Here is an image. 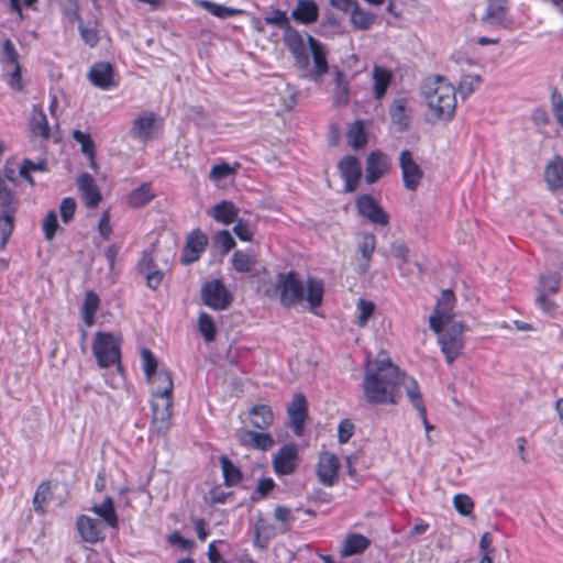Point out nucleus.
Wrapping results in <instances>:
<instances>
[{"mask_svg":"<svg viewBox=\"0 0 563 563\" xmlns=\"http://www.w3.org/2000/svg\"><path fill=\"white\" fill-rule=\"evenodd\" d=\"M422 96L432 117L438 121H451L456 109V89L444 77L428 79Z\"/></svg>","mask_w":563,"mask_h":563,"instance_id":"obj_3","label":"nucleus"},{"mask_svg":"<svg viewBox=\"0 0 563 563\" xmlns=\"http://www.w3.org/2000/svg\"><path fill=\"white\" fill-rule=\"evenodd\" d=\"M92 351L100 367L118 365L120 368L121 342L118 336L108 332H97Z\"/></svg>","mask_w":563,"mask_h":563,"instance_id":"obj_5","label":"nucleus"},{"mask_svg":"<svg viewBox=\"0 0 563 563\" xmlns=\"http://www.w3.org/2000/svg\"><path fill=\"white\" fill-rule=\"evenodd\" d=\"M2 59L5 65V68H9V65L19 63V54L14 47V44L11 40L7 38L2 43L1 47Z\"/></svg>","mask_w":563,"mask_h":563,"instance_id":"obj_57","label":"nucleus"},{"mask_svg":"<svg viewBox=\"0 0 563 563\" xmlns=\"http://www.w3.org/2000/svg\"><path fill=\"white\" fill-rule=\"evenodd\" d=\"M454 508L462 516H468L473 512L474 503L468 495L457 494L453 498Z\"/></svg>","mask_w":563,"mask_h":563,"instance_id":"obj_56","label":"nucleus"},{"mask_svg":"<svg viewBox=\"0 0 563 563\" xmlns=\"http://www.w3.org/2000/svg\"><path fill=\"white\" fill-rule=\"evenodd\" d=\"M350 15L352 24L360 30H369L375 22V15L362 9L358 3L355 4Z\"/></svg>","mask_w":563,"mask_h":563,"instance_id":"obj_41","label":"nucleus"},{"mask_svg":"<svg viewBox=\"0 0 563 563\" xmlns=\"http://www.w3.org/2000/svg\"><path fill=\"white\" fill-rule=\"evenodd\" d=\"M73 139L80 144L82 154H85L91 161V166L93 167L96 147L90 134L79 130H75L73 132Z\"/></svg>","mask_w":563,"mask_h":563,"instance_id":"obj_44","label":"nucleus"},{"mask_svg":"<svg viewBox=\"0 0 563 563\" xmlns=\"http://www.w3.org/2000/svg\"><path fill=\"white\" fill-rule=\"evenodd\" d=\"M404 372L386 353L368 360L364 368L363 393L369 405H396L401 398Z\"/></svg>","mask_w":563,"mask_h":563,"instance_id":"obj_1","label":"nucleus"},{"mask_svg":"<svg viewBox=\"0 0 563 563\" xmlns=\"http://www.w3.org/2000/svg\"><path fill=\"white\" fill-rule=\"evenodd\" d=\"M154 198L152 186L148 183H144L128 196V205L132 208H140L148 203Z\"/></svg>","mask_w":563,"mask_h":563,"instance_id":"obj_39","label":"nucleus"},{"mask_svg":"<svg viewBox=\"0 0 563 563\" xmlns=\"http://www.w3.org/2000/svg\"><path fill=\"white\" fill-rule=\"evenodd\" d=\"M152 384V394L155 395H173L174 383L170 373L159 371L152 378L147 379Z\"/></svg>","mask_w":563,"mask_h":563,"instance_id":"obj_38","label":"nucleus"},{"mask_svg":"<svg viewBox=\"0 0 563 563\" xmlns=\"http://www.w3.org/2000/svg\"><path fill=\"white\" fill-rule=\"evenodd\" d=\"M483 79L476 74H466L461 77L459 91L462 98L471 96L482 84Z\"/></svg>","mask_w":563,"mask_h":563,"instance_id":"obj_46","label":"nucleus"},{"mask_svg":"<svg viewBox=\"0 0 563 563\" xmlns=\"http://www.w3.org/2000/svg\"><path fill=\"white\" fill-rule=\"evenodd\" d=\"M235 225L233 227L234 234L244 242H250L253 239L254 235V229L249 220L240 219L234 222Z\"/></svg>","mask_w":563,"mask_h":563,"instance_id":"obj_51","label":"nucleus"},{"mask_svg":"<svg viewBox=\"0 0 563 563\" xmlns=\"http://www.w3.org/2000/svg\"><path fill=\"white\" fill-rule=\"evenodd\" d=\"M45 167H46V164L44 161L35 163L29 158H25L20 167L19 174L29 184L33 185L34 180L31 176V173L32 172H44Z\"/></svg>","mask_w":563,"mask_h":563,"instance_id":"obj_50","label":"nucleus"},{"mask_svg":"<svg viewBox=\"0 0 563 563\" xmlns=\"http://www.w3.org/2000/svg\"><path fill=\"white\" fill-rule=\"evenodd\" d=\"M562 275L548 271L539 276L536 287V306L547 316L555 318L560 313L558 302L551 297L560 291Z\"/></svg>","mask_w":563,"mask_h":563,"instance_id":"obj_4","label":"nucleus"},{"mask_svg":"<svg viewBox=\"0 0 563 563\" xmlns=\"http://www.w3.org/2000/svg\"><path fill=\"white\" fill-rule=\"evenodd\" d=\"M201 298L206 306L219 311L227 309L232 301V295L220 279L206 283L201 289Z\"/></svg>","mask_w":563,"mask_h":563,"instance_id":"obj_9","label":"nucleus"},{"mask_svg":"<svg viewBox=\"0 0 563 563\" xmlns=\"http://www.w3.org/2000/svg\"><path fill=\"white\" fill-rule=\"evenodd\" d=\"M339 169L342 178L344 179L345 191H355L362 176V167L360 161L351 155L344 156L339 163Z\"/></svg>","mask_w":563,"mask_h":563,"instance_id":"obj_18","label":"nucleus"},{"mask_svg":"<svg viewBox=\"0 0 563 563\" xmlns=\"http://www.w3.org/2000/svg\"><path fill=\"white\" fill-rule=\"evenodd\" d=\"M141 360H142L143 369H144V373H145L147 379L152 378L154 375H156L158 373L156 371L157 369V361L150 350L143 349L141 351Z\"/></svg>","mask_w":563,"mask_h":563,"instance_id":"obj_54","label":"nucleus"},{"mask_svg":"<svg viewBox=\"0 0 563 563\" xmlns=\"http://www.w3.org/2000/svg\"><path fill=\"white\" fill-rule=\"evenodd\" d=\"M544 181L551 191L563 190V157L554 156L544 167Z\"/></svg>","mask_w":563,"mask_h":563,"instance_id":"obj_23","label":"nucleus"},{"mask_svg":"<svg viewBox=\"0 0 563 563\" xmlns=\"http://www.w3.org/2000/svg\"><path fill=\"white\" fill-rule=\"evenodd\" d=\"M224 483L227 486H234L242 479L241 470L227 456L220 459Z\"/></svg>","mask_w":563,"mask_h":563,"instance_id":"obj_43","label":"nucleus"},{"mask_svg":"<svg viewBox=\"0 0 563 563\" xmlns=\"http://www.w3.org/2000/svg\"><path fill=\"white\" fill-rule=\"evenodd\" d=\"M291 18L303 25L312 24L319 19V7L313 0H298L291 11Z\"/></svg>","mask_w":563,"mask_h":563,"instance_id":"obj_25","label":"nucleus"},{"mask_svg":"<svg viewBox=\"0 0 563 563\" xmlns=\"http://www.w3.org/2000/svg\"><path fill=\"white\" fill-rule=\"evenodd\" d=\"M91 510L102 519L104 526L110 528H118V516L114 508V503L111 497H106L99 505H93Z\"/></svg>","mask_w":563,"mask_h":563,"instance_id":"obj_34","label":"nucleus"},{"mask_svg":"<svg viewBox=\"0 0 563 563\" xmlns=\"http://www.w3.org/2000/svg\"><path fill=\"white\" fill-rule=\"evenodd\" d=\"M49 493V485L48 483H42L38 485L34 498H33V506L34 510L37 512L44 511V504L47 500V495Z\"/></svg>","mask_w":563,"mask_h":563,"instance_id":"obj_59","label":"nucleus"},{"mask_svg":"<svg viewBox=\"0 0 563 563\" xmlns=\"http://www.w3.org/2000/svg\"><path fill=\"white\" fill-rule=\"evenodd\" d=\"M208 213L216 222L230 225L238 220L239 208L230 200H221Z\"/></svg>","mask_w":563,"mask_h":563,"instance_id":"obj_26","label":"nucleus"},{"mask_svg":"<svg viewBox=\"0 0 563 563\" xmlns=\"http://www.w3.org/2000/svg\"><path fill=\"white\" fill-rule=\"evenodd\" d=\"M454 294L452 290H443L441 297L438 299L432 314L429 317L430 329L440 333L446 325H450L454 320Z\"/></svg>","mask_w":563,"mask_h":563,"instance_id":"obj_8","label":"nucleus"},{"mask_svg":"<svg viewBox=\"0 0 563 563\" xmlns=\"http://www.w3.org/2000/svg\"><path fill=\"white\" fill-rule=\"evenodd\" d=\"M356 209L358 213L369 220L372 223L386 225L389 222L388 214L383 210L378 202L369 195H362L356 199Z\"/></svg>","mask_w":563,"mask_h":563,"instance_id":"obj_16","label":"nucleus"},{"mask_svg":"<svg viewBox=\"0 0 563 563\" xmlns=\"http://www.w3.org/2000/svg\"><path fill=\"white\" fill-rule=\"evenodd\" d=\"M207 244L208 238L202 231H191L187 236L186 244L183 250L181 263L188 265L198 261L205 252Z\"/></svg>","mask_w":563,"mask_h":563,"instance_id":"obj_17","label":"nucleus"},{"mask_svg":"<svg viewBox=\"0 0 563 563\" xmlns=\"http://www.w3.org/2000/svg\"><path fill=\"white\" fill-rule=\"evenodd\" d=\"M357 245L361 253L357 272L364 274L369 268V262L376 247V238L369 232L362 233L357 239Z\"/></svg>","mask_w":563,"mask_h":563,"instance_id":"obj_27","label":"nucleus"},{"mask_svg":"<svg viewBox=\"0 0 563 563\" xmlns=\"http://www.w3.org/2000/svg\"><path fill=\"white\" fill-rule=\"evenodd\" d=\"M389 115L399 132L406 131L410 124L408 99L405 97L395 99L389 108Z\"/></svg>","mask_w":563,"mask_h":563,"instance_id":"obj_28","label":"nucleus"},{"mask_svg":"<svg viewBox=\"0 0 563 563\" xmlns=\"http://www.w3.org/2000/svg\"><path fill=\"white\" fill-rule=\"evenodd\" d=\"M236 441L246 449L268 451L273 448L275 441L267 432H256L245 428H239L235 431Z\"/></svg>","mask_w":563,"mask_h":563,"instance_id":"obj_15","label":"nucleus"},{"mask_svg":"<svg viewBox=\"0 0 563 563\" xmlns=\"http://www.w3.org/2000/svg\"><path fill=\"white\" fill-rule=\"evenodd\" d=\"M507 16L506 0H489L485 20L492 24H504Z\"/></svg>","mask_w":563,"mask_h":563,"instance_id":"obj_40","label":"nucleus"},{"mask_svg":"<svg viewBox=\"0 0 563 563\" xmlns=\"http://www.w3.org/2000/svg\"><path fill=\"white\" fill-rule=\"evenodd\" d=\"M240 167V164H235V166H231L228 163H221L218 165H214L210 173L209 177L211 180L219 181L222 180L231 175H233L236 169Z\"/></svg>","mask_w":563,"mask_h":563,"instance_id":"obj_52","label":"nucleus"},{"mask_svg":"<svg viewBox=\"0 0 563 563\" xmlns=\"http://www.w3.org/2000/svg\"><path fill=\"white\" fill-rule=\"evenodd\" d=\"M347 142L354 150L362 148L367 143V134L362 121H355L347 131Z\"/></svg>","mask_w":563,"mask_h":563,"instance_id":"obj_42","label":"nucleus"},{"mask_svg":"<svg viewBox=\"0 0 563 563\" xmlns=\"http://www.w3.org/2000/svg\"><path fill=\"white\" fill-rule=\"evenodd\" d=\"M58 227L57 213L54 210H51L43 220V232L47 241L54 239Z\"/></svg>","mask_w":563,"mask_h":563,"instance_id":"obj_55","label":"nucleus"},{"mask_svg":"<svg viewBox=\"0 0 563 563\" xmlns=\"http://www.w3.org/2000/svg\"><path fill=\"white\" fill-rule=\"evenodd\" d=\"M77 186L81 192L85 205L88 208H96L102 197L93 177L88 173L81 174L77 179Z\"/></svg>","mask_w":563,"mask_h":563,"instance_id":"obj_21","label":"nucleus"},{"mask_svg":"<svg viewBox=\"0 0 563 563\" xmlns=\"http://www.w3.org/2000/svg\"><path fill=\"white\" fill-rule=\"evenodd\" d=\"M157 115L146 111L137 115L132 122L129 134L132 139L146 143L156 137Z\"/></svg>","mask_w":563,"mask_h":563,"instance_id":"obj_11","label":"nucleus"},{"mask_svg":"<svg viewBox=\"0 0 563 563\" xmlns=\"http://www.w3.org/2000/svg\"><path fill=\"white\" fill-rule=\"evenodd\" d=\"M308 43L311 51L313 65H314V75L320 77L328 73L329 66L327 60V51L319 41H317L312 36H308Z\"/></svg>","mask_w":563,"mask_h":563,"instance_id":"obj_33","label":"nucleus"},{"mask_svg":"<svg viewBox=\"0 0 563 563\" xmlns=\"http://www.w3.org/2000/svg\"><path fill=\"white\" fill-rule=\"evenodd\" d=\"M355 426L350 419H343L338 426V441L340 444L347 443L353 437Z\"/></svg>","mask_w":563,"mask_h":563,"instance_id":"obj_58","label":"nucleus"},{"mask_svg":"<svg viewBox=\"0 0 563 563\" xmlns=\"http://www.w3.org/2000/svg\"><path fill=\"white\" fill-rule=\"evenodd\" d=\"M393 73L379 65H374L372 69L373 96L375 100H382L393 80Z\"/></svg>","mask_w":563,"mask_h":563,"instance_id":"obj_29","label":"nucleus"},{"mask_svg":"<svg viewBox=\"0 0 563 563\" xmlns=\"http://www.w3.org/2000/svg\"><path fill=\"white\" fill-rule=\"evenodd\" d=\"M284 42L298 64L303 66L308 64L309 57L305 40L297 30L288 26L284 33Z\"/></svg>","mask_w":563,"mask_h":563,"instance_id":"obj_20","label":"nucleus"},{"mask_svg":"<svg viewBox=\"0 0 563 563\" xmlns=\"http://www.w3.org/2000/svg\"><path fill=\"white\" fill-rule=\"evenodd\" d=\"M306 300L310 308L316 309L320 307L324 294L323 282L309 277L306 282ZM276 291L279 295L280 303L286 308L295 307L305 299V284L295 271L278 274Z\"/></svg>","mask_w":563,"mask_h":563,"instance_id":"obj_2","label":"nucleus"},{"mask_svg":"<svg viewBox=\"0 0 563 563\" xmlns=\"http://www.w3.org/2000/svg\"><path fill=\"white\" fill-rule=\"evenodd\" d=\"M232 265L239 273H250L255 265V260L243 251H235L232 256Z\"/></svg>","mask_w":563,"mask_h":563,"instance_id":"obj_48","label":"nucleus"},{"mask_svg":"<svg viewBox=\"0 0 563 563\" xmlns=\"http://www.w3.org/2000/svg\"><path fill=\"white\" fill-rule=\"evenodd\" d=\"M8 73V85L15 91H21L23 89L22 74L20 63L9 65V68H5Z\"/></svg>","mask_w":563,"mask_h":563,"instance_id":"obj_53","label":"nucleus"},{"mask_svg":"<svg viewBox=\"0 0 563 563\" xmlns=\"http://www.w3.org/2000/svg\"><path fill=\"white\" fill-rule=\"evenodd\" d=\"M152 421L151 432L157 435H165L170 428L173 409V395L152 394Z\"/></svg>","mask_w":563,"mask_h":563,"instance_id":"obj_6","label":"nucleus"},{"mask_svg":"<svg viewBox=\"0 0 563 563\" xmlns=\"http://www.w3.org/2000/svg\"><path fill=\"white\" fill-rule=\"evenodd\" d=\"M298 463L299 450L295 443L284 444L273 456V470L277 476H286L295 473Z\"/></svg>","mask_w":563,"mask_h":563,"instance_id":"obj_10","label":"nucleus"},{"mask_svg":"<svg viewBox=\"0 0 563 563\" xmlns=\"http://www.w3.org/2000/svg\"><path fill=\"white\" fill-rule=\"evenodd\" d=\"M399 165L406 189L410 191L417 190L423 177V172L412 158L410 151L404 150L400 152Z\"/></svg>","mask_w":563,"mask_h":563,"instance_id":"obj_12","label":"nucleus"},{"mask_svg":"<svg viewBox=\"0 0 563 563\" xmlns=\"http://www.w3.org/2000/svg\"><path fill=\"white\" fill-rule=\"evenodd\" d=\"M100 306V298L93 290H88L85 294V299L81 308L82 321L87 327L95 323V317Z\"/></svg>","mask_w":563,"mask_h":563,"instance_id":"obj_36","label":"nucleus"},{"mask_svg":"<svg viewBox=\"0 0 563 563\" xmlns=\"http://www.w3.org/2000/svg\"><path fill=\"white\" fill-rule=\"evenodd\" d=\"M60 217L64 223H68L75 214L77 203L71 197L64 198L60 202Z\"/></svg>","mask_w":563,"mask_h":563,"instance_id":"obj_61","label":"nucleus"},{"mask_svg":"<svg viewBox=\"0 0 563 563\" xmlns=\"http://www.w3.org/2000/svg\"><path fill=\"white\" fill-rule=\"evenodd\" d=\"M200 8L209 12L211 15L219 19H229L244 13L242 9L227 7L210 0H197L196 2Z\"/></svg>","mask_w":563,"mask_h":563,"instance_id":"obj_35","label":"nucleus"},{"mask_svg":"<svg viewBox=\"0 0 563 563\" xmlns=\"http://www.w3.org/2000/svg\"><path fill=\"white\" fill-rule=\"evenodd\" d=\"M551 106L556 121L563 120V97L556 89L551 93Z\"/></svg>","mask_w":563,"mask_h":563,"instance_id":"obj_64","label":"nucleus"},{"mask_svg":"<svg viewBox=\"0 0 563 563\" xmlns=\"http://www.w3.org/2000/svg\"><path fill=\"white\" fill-rule=\"evenodd\" d=\"M375 310L374 302L366 300V299H358L356 303V311H357V321L356 324L360 328H364L369 318L373 316Z\"/></svg>","mask_w":563,"mask_h":563,"instance_id":"obj_49","label":"nucleus"},{"mask_svg":"<svg viewBox=\"0 0 563 563\" xmlns=\"http://www.w3.org/2000/svg\"><path fill=\"white\" fill-rule=\"evenodd\" d=\"M113 67L110 63L99 62L92 65L88 78L90 82L103 90L113 86Z\"/></svg>","mask_w":563,"mask_h":563,"instance_id":"obj_24","label":"nucleus"},{"mask_svg":"<svg viewBox=\"0 0 563 563\" xmlns=\"http://www.w3.org/2000/svg\"><path fill=\"white\" fill-rule=\"evenodd\" d=\"M249 418L253 428L265 431L274 422V411L268 405H255L250 409Z\"/></svg>","mask_w":563,"mask_h":563,"instance_id":"obj_31","label":"nucleus"},{"mask_svg":"<svg viewBox=\"0 0 563 563\" xmlns=\"http://www.w3.org/2000/svg\"><path fill=\"white\" fill-rule=\"evenodd\" d=\"M198 328L206 342H212L216 339V324L210 314L206 312L199 314Z\"/></svg>","mask_w":563,"mask_h":563,"instance_id":"obj_47","label":"nucleus"},{"mask_svg":"<svg viewBox=\"0 0 563 563\" xmlns=\"http://www.w3.org/2000/svg\"><path fill=\"white\" fill-rule=\"evenodd\" d=\"M76 527L81 540L87 543L95 544L106 538V526L99 519L81 515L76 520Z\"/></svg>","mask_w":563,"mask_h":563,"instance_id":"obj_14","label":"nucleus"},{"mask_svg":"<svg viewBox=\"0 0 563 563\" xmlns=\"http://www.w3.org/2000/svg\"><path fill=\"white\" fill-rule=\"evenodd\" d=\"M389 168L386 155L380 151L372 152L366 159V181L374 184L384 176Z\"/></svg>","mask_w":563,"mask_h":563,"instance_id":"obj_22","label":"nucleus"},{"mask_svg":"<svg viewBox=\"0 0 563 563\" xmlns=\"http://www.w3.org/2000/svg\"><path fill=\"white\" fill-rule=\"evenodd\" d=\"M340 462L338 456L331 452H322L319 456L317 464V476L319 482L325 486L331 487L338 481Z\"/></svg>","mask_w":563,"mask_h":563,"instance_id":"obj_13","label":"nucleus"},{"mask_svg":"<svg viewBox=\"0 0 563 563\" xmlns=\"http://www.w3.org/2000/svg\"><path fill=\"white\" fill-rule=\"evenodd\" d=\"M287 411L290 421V427L292 428L295 434L301 435L306 418L308 415L307 401L305 396L301 394L295 395Z\"/></svg>","mask_w":563,"mask_h":563,"instance_id":"obj_19","label":"nucleus"},{"mask_svg":"<svg viewBox=\"0 0 563 563\" xmlns=\"http://www.w3.org/2000/svg\"><path fill=\"white\" fill-rule=\"evenodd\" d=\"M79 33L82 41L90 47H95L99 42V32L96 27L89 25H79Z\"/></svg>","mask_w":563,"mask_h":563,"instance_id":"obj_60","label":"nucleus"},{"mask_svg":"<svg viewBox=\"0 0 563 563\" xmlns=\"http://www.w3.org/2000/svg\"><path fill=\"white\" fill-rule=\"evenodd\" d=\"M464 325L461 322H452L446 325L440 333L438 342L441 346V352L445 355L449 364L453 363L462 353L464 347Z\"/></svg>","mask_w":563,"mask_h":563,"instance_id":"obj_7","label":"nucleus"},{"mask_svg":"<svg viewBox=\"0 0 563 563\" xmlns=\"http://www.w3.org/2000/svg\"><path fill=\"white\" fill-rule=\"evenodd\" d=\"M30 125L33 133L42 136L43 139H48L49 125L46 119V114L44 113L43 107L41 104L33 106Z\"/></svg>","mask_w":563,"mask_h":563,"instance_id":"obj_37","label":"nucleus"},{"mask_svg":"<svg viewBox=\"0 0 563 563\" xmlns=\"http://www.w3.org/2000/svg\"><path fill=\"white\" fill-rule=\"evenodd\" d=\"M350 100L349 81L341 71L335 74L334 102L336 104H346Z\"/></svg>","mask_w":563,"mask_h":563,"instance_id":"obj_45","label":"nucleus"},{"mask_svg":"<svg viewBox=\"0 0 563 563\" xmlns=\"http://www.w3.org/2000/svg\"><path fill=\"white\" fill-rule=\"evenodd\" d=\"M275 487V482L269 478V477H265V478H262L258 484H257V487L254 492V496L252 497L254 500L255 499H258V498H264L267 496L268 493H271Z\"/></svg>","mask_w":563,"mask_h":563,"instance_id":"obj_63","label":"nucleus"},{"mask_svg":"<svg viewBox=\"0 0 563 563\" xmlns=\"http://www.w3.org/2000/svg\"><path fill=\"white\" fill-rule=\"evenodd\" d=\"M371 544V540L361 533L346 534L340 554L342 558H349L364 553Z\"/></svg>","mask_w":563,"mask_h":563,"instance_id":"obj_30","label":"nucleus"},{"mask_svg":"<svg viewBox=\"0 0 563 563\" xmlns=\"http://www.w3.org/2000/svg\"><path fill=\"white\" fill-rule=\"evenodd\" d=\"M265 22L285 30L290 26L286 12L282 10H274L271 15L265 16Z\"/></svg>","mask_w":563,"mask_h":563,"instance_id":"obj_62","label":"nucleus"},{"mask_svg":"<svg viewBox=\"0 0 563 563\" xmlns=\"http://www.w3.org/2000/svg\"><path fill=\"white\" fill-rule=\"evenodd\" d=\"M401 387L405 388L410 404L416 408L418 413H423L427 408L418 382L404 372L400 388Z\"/></svg>","mask_w":563,"mask_h":563,"instance_id":"obj_32","label":"nucleus"}]
</instances>
